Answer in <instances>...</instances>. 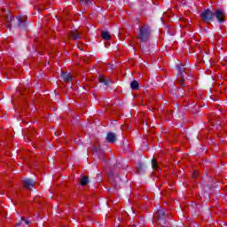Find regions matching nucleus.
Instances as JSON below:
<instances>
[{"mask_svg":"<svg viewBox=\"0 0 227 227\" xmlns=\"http://www.w3.org/2000/svg\"><path fill=\"white\" fill-rule=\"evenodd\" d=\"M15 20L19 26V27H22L26 26V20H27V17L26 16H18L16 19L15 17L12 16V14H7L5 16V26L8 29H12V26H15Z\"/></svg>","mask_w":227,"mask_h":227,"instance_id":"obj_1","label":"nucleus"},{"mask_svg":"<svg viewBox=\"0 0 227 227\" xmlns=\"http://www.w3.org/2000/svg\"><path fill=\"white\" fill-rule=\"evenodd\" d=\"M152 30L150 29V27L148 25H144L140 27L137 38L140 40V42H148L150 40Z\"/></svg>","mask_w":227,"mask_h":227,"instance_id":"obj_2","label":"nucleus"},{"mask_svg":"<svg viewBox=\"0 0 227 227\" xmlns=\"http://www.w3.org/2000/svg\"><path fill=\"white\" fill-rule=\"evenodd\" d=\"M203 22H212L214 20V12L210 9H206L200 13Z\"/></svg>","mask_w":227,"mask_h":227,"instance_id":"obj_3","label":"nucleus"},{"mask_svg":"<svg viewBox=\"0 0 227 227\" xmlns=\"http://www.w3.org/2000/svg\"><path fill=\"white\" fill-rule=\"evenodd\" d=\"M214 17L217 19L218 22H224V18L226 17V14H224V11H223V9H217L214 12Z\"/></svg>","mask_w":227,"mask_h":227,"instance_id":"obj_4","label":"nucleus"},{"mask_svg":"<svg viewBox=\"0 0 227 227\" xmlns=\"http://www.w3.org/2000/svg\"><path fill=\"white\" fill-rule=\"evenodd\" d=\"M178 79H177V82L180 84V86H184V82L185 81L184 79V77H185V74H184L185 73V68H184L183 67L178 66Z\"/></svg>","mask_w":227,"mask_h":227,"instance_id":"obj_5","label":"nucleus"},{"mask_svg":"<svg viewBox=\"0 0 227 227\" xmlns=\"http://www.w3.org/2000/svg\"><path fill=\"white\" fill-rule=\"evenodd\" d=\"M22 184L25 189H33L35 187V182L31 179H23Z\"/></svg>","mask_w":227,"mask_h":227,"instance_id":"obj_6","label":"nucleus"},{"mask_svg":"<svg viewBox=\"0 0 227 227\" xmlns=\"http://www.w3.org/2000/svg\"><path fill=\"white\" fill-rule=\"evenodd\" d=\"M107 143H115L116 142V134L110 132L106 136Z\"/></svg>","mask_w":227,"mask_h":227,"instance_id":"obj_7","label":"nucleus"},{"mask_svg":"<svg viewBox=\"0 0 227 227\" xmlns=\"http://www.w3.org/2000/svg\"><path fill=\"white\" fill-rule=\"evenodd\" d=\"M61 77L65 82H70L72 81V75L69 73H61Z\"/></svg>","mask_w":227,"mask_h":227,"instance_id":"obj_8","label":"nucleus"},{"mask_svg":"<svg viewBox=\"0 0 227 227\" xmlns=\"http://www.w3.org/2000/svg\"><path fill=\"white\" fill-rule=\"evenodd\" d=\"M98 80L99 82H102L103 84H105V86H109V84L113 82L111 80H106L105 75H100Z\"/></svg>","mask_w":227,"mask_h":227,"instance_id":"obj_9","label":"nucleus"},{"mask_svg":"<svg viewBox=\"0 0 227 227\" xmlns=\"http://www.w3.org/2000/svg\"><path fill=\"white\" fill-rule=\"evenodd\" d=\"M70 36L73 38V40H79V38H81V34L77 30L71 31Z\"/></svg>","mask_w":227,"mask_h":227,"instance_id":"obj_10","label":"nucleus"},{"mask_svg":"<svg viewBox=\"0 0 227 227\" xmlns=\"http://www.w3.org/2000/svg\"><path fill=\"white\" fill-rule=\"evenodd\" d=\"M101 36L103 40H111V35H109V32L103 31L101 33Z\"/></svg>","mask_w":227,"mask_h":227,"instance_id":"obj_11","label":"nucleus"},{"mask_svg":"<svg viewBox=\"0 0 227 227\" xmlns=\"http://www.w3.org/2000/svg\"><path fill=\"white\" fill-rule=\"evenodd\" d=\"M130 88L132 90H139V82H137V81H133L131 83H130Z\"/></svg>","mask_w":227,"mask_h":227,"instance_id":"obj_12","label":"nucleus"},{"mask_svg":"<svg viewBox=\"0 0 227 227\" xmlns=\"http://www.w3.org/2000/svg\"><path fill=\"white\" fill-rule=\"evenodd\" d=\"M152 168L153 169H159V163L157 162V160H155V158L152 160Z\"/></svg>","mask_w":227,"mask_h":227,"instance_id":"obj_13","label":"nucleus"},{"mask_svg":"<svg viewBox=\"0 0 227 227\" xmlns=\"http://www.w3.org/2000/svg\"><path fill=\"white\" fill-rule=\"evenodd\" d=\"M88 182H89L88 177L83 176L81 180V185H88Z\"/></svg>","mask_w":227,"mask_h":227,"instance_id":"obj_14","label":"nucleus"},{"mask_svg":"<svg viewBox=\"0 0 227 227\" xmlns=\"http://www.w3.org/2000/svg\"><path fill=\"white\" fill-rule=\"evenodd\" d=\"M156 215H158L159 218L164 217V215H165L164 210H162V209L158 210L156 213Z\"/></svg>","mask_w":227,"mask_h":227,"instance_id":"obj_15","label":"nucleus"},{"mask_svg":"<svg viewBox=\"0 0 227 227\" xmlns=\"http://www.w3.org/2000/svg\"><path fill=\"white\" fill-rule=\"evenodd\" d=\"M222 65L223 67H226V65H227V58L226 57L222 60Z\"/></svg>","mask_w":227,"mask_h":227,"instance_id":"obj_16","label":"nucleus"},{"mask_svg":"<svg viewBox=\"0 0 227 227\" xmlns=\"http://www.w3.org/2000/svg\"><path fill=\"white\" fill-rule=\"evenodd\" d=\"M80 1L82 2L83 4H91V1H90V0H80Z\"/></svg>","mask_w":227,"mask_h":227,"instance_id":"obj_17","label":"nucleus"},{"mask_svg":"<svg viewBox=\"0 0 227 227\" xmlns=\"http://www.w3.org/2000/svg\"><path fill=\"white\" fill-rule=\"evenodd\" d=\"M21 220L24 221L25 223L29 224V221L26 218L22 217Z\"/></svg>","mask_w":227,"mask_h":227,"instance_id":"obj_18","label":"nucleus"},{"mask_svg":"<svg viewBox=\"0 0 227 227\" xmlns=\"http://www.w3.org/2000/svg\"><path fill=\"white\" fill-rule=\"evenodd\" d=\"M192 177H193V178H196V172H194Z\"/></svg>","mask_w":227,"mask_h":227,"instance_id":"obj_19","label":"nucleus"}]
</instances>
